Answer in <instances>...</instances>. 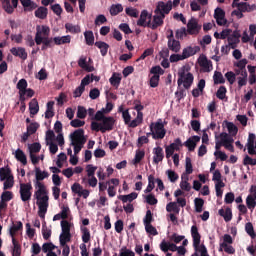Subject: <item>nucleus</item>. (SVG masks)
Listing matches in <instances>:
<instances>
[{"label": "nucleus", "instance_id": "1", "mask_svg": "<svg viewBox=\"0 0 256 256\" xmlns=\"http://www.w3.org/2000/svg\"><path fill=\"white\" fill-rule=\"evenodd\" d=\"M191 236L193 240V247L195 251H199L201 256H209L207 252V247L204 244H201V234L199 233V228L197 225L191 227Z\"/></svg>", "mask_w": 256, "mask_h": 256}, {"label": "nucleus", "instance_id": "2", "mask_svg": "<svg viewBox=\"0 0 256 256\" xmlns=\"http://www.w3.org/2000/svg\"><path fill=\"white\" fill-rule=\"evenodd\" d=\"M195 77L192 73L185 71V66L178 72V87L183 85L184 89H191V85H193Z\"/></svg>", "mask_w": 256, "mask_h": 256}, {"label": "nucleus", "instance_id": "3", "mask_svg": "<svg viewBox=\"0 0 256 256\" xmlns=\"http://www.w3.org/2000/svg\"><path fill=\"white\" fill-rule=\"evenodd\" d=\"M150 131H152V139L155 140L165 139V135H167V130H165V125L162 122H152Z\"/></svg>", "mask_w": 256, "mask_h": 256}, {"label": "nucleus", "instance_id": "4", "mask_svg": "<svg viewBox=\"0 0 256 256\" xmlns=\"http://www.w3.org/2000/svg\"><path fill=\"white\" fill-rule=\"evenodd\" d=\"M33 185L31 182L28 183H20V199L23 203H27L31 201V197L33 196Z\"/></svg>", "mask_w": 256, "mask_h": 256}, {"label": "nucleus", "instance_id": "5", "mask_svg": "<svg viewBox=\"0 0 256 256\" xmlns=\"http://www.w3.org/2000/svg\"><path fill=\"white\" fill-rule=\"evenodd\" d=\"M171 9H173V2L171 0H169L167 3L160 1L156 6L155 13L156 15L165 17V15H169V13H171Z\"/></svg>", "mask_w": 256, "mask_h": 256}, {"label": "nucleus", "instance_id": "6", "mask_svg": "<svg viewBox=\"0 0 256 256\" xmlns=\"http://www.w3.org/2000/svg\"><path fill=\"white\" fill-rule=\"evenodd\" d=\"M51 33V29L48 26H37L36 27V35H35V43L36 45H41L43 43L44 37H49Z\"/></svg>", "mask_w": 256, "mask_h": 256}, {"label": "nucleus", "instance_id": "7", "mask_svg": "<svg viewBox=\"0 0 256 256\" xmlns=\"http://www.w3.org/2000/svg\"><path fill=\"white\" fill-rule=\"evenodd\" d=\"M72 143H79L80 145H85L87 143V139L85 138V130L77 129L71 135Z\"/></svg>", "mask_w": 256, "mask_h": 256}, {"label": "nucleus", "instance_id": "8", "mask_svg": "<svg viewBox=\"0 0 256 256\" xmlns=\"http://www.w3.org/2000/svg\"><path fill=\"white\" fill-rule=\"evenodd\" d=\"M201 24L197 21V19H190L187 23V33L188 35H197L198 33H201Z\"/></svg>", "mask_w": 256, "mask_h": 256}, {"label": "nucleus", "instance_id": "9", "mask_svg": "<svg viewBox=\"0 0 256 256\" xmlns=\"http://www.w3.org/2000/svg\"><path fill=\"white\" fill-rule=\"evenodd\" d=\"M0 1L2 3V9H4V11L8 13V15H13V13L15 12V9H17V6L19 5V0H0Z\"/></svg>", "mask_w": 256, "mask_h": 256}, {"label": "nucleus", "instance_id": "10", "mask_svg": "<svg viewBox=\"0 0 256 256\" xmlns=\"http://www.w3.org/2000/svg\"><path fill=\"white\" fill-rule=\"evenodd\" d=\"M214 19H216V23L220 27L227 25V19H225V10L224 9L216 8L214 11Z\"/></svg>", "mask_w": 256, "mask_h": 256}, {"label": "nucleus", "instance_id": "11", "mask_svg": "<svg viewBox=\"0 0 256 256\" xmlns=\"http://www.w3.org/2000/svg\"><path fill=\"white\" fill-rule=\"evenodd\" d=\"M153 163L154 165H159L163 159H165V153L163 152V148L160 146L156 147L153 149Z\"/></svg>", "mask_w": 256, "mask_h": 256}, {"label": "nucleus", "instance_id": "12", "mask_svg": "<svg viewBox=\"0 0 256 256\" xmlns=\"http://www.w3.org/2000/svg\"><path fill=\"white\" fill-rule=\"evenodd\" d=\"M10 53H12L14 57H19L22 61H26L28 57L27 50L23 47H13L10 49Z\"/></svg>", "mask_w": 256, "mask_h": 256}, {"label": "nucleus", "instance_id": "13", "mask_svg": "<svg viewBox=\"0 0 256 256\" xmlns=\"http://www.w3.org/2000/svg\"><path fill=\"white\" fill-rule=\"evenodd\" d=\"M199 65L204 73H211L213 69V62L207 59L206 56L202 57L199 61Z\"/></svg>", "mask_w": 256, "mask_h": 256}, {"label": "nucleus", "instance_id": "14", "mask_svg": "<svg viewBox=\"0 0 256 256\" xmlns=\"http://www.w3.org/2000/svg\"><path fill=\"white\" fill-rule=\"evenodd\" d=\"M103 127H101V132L113 131V125H115V119L113 117H106L102 120Z\"/></svg>", "mask_w": 256, "mask_h": 256}, {"label": "nucleus", "instance_id": "15", "mask_svg": "<svg viewBox=\"0 0 256 256\" xmlns=\"http://www.w3.org/2000/svg\"><path fill=\"white\" fill-rule=\"evenodd\" d=\"M201 141V137L199 136H192L187 139V141L184 143L185 147L188 148L189 151H195V148L197 147V144Z\"/></svg>", "mask_w": 256, "mask_h": 256}, {"label": "nucleus", "instance_id": "16", "mask_svg": "<svg viewBox=\"0 0 256 256\" xmlns=\"http://www.w3.org/2000/svg\"><path fill=\"white\" fill-rule=\"evenodd\" d=\"M249 155H256L255 151V134L250 133L246 144Z\"/></svg>", "mask_w": 256, "mask_h": 256}, {"label": "nucleus", "instance_id": "17", "mask_svg": "<svg viewBox=\"0 0 256 256\" xmlns=\"http://www.w3.org/2000/svg\"><path fill=\"white\" fill-rule=\"evenodd\" d=\"M20 3L22 7H24V11L26 13L34 11V9H37V3H35L32 0H20Z\"/></svg>", "mask_w": 256, "mask_h": 256}, {"label": "nucleus", "instance_id": "18", "mask_svg": "<svg viewBox=\"0 0 256 256\" xmlns=\"http://www.w3.org/2000/svg\"><path fill=\"white\" fill-rule=\"evenodd\" d=\"M197 51H199V47L193 48L191 46H188L183 49L182 51V59H189V57H193V55L197 54Z\"/></svg>", "mask_w": 256, "mask_h": 256}, {"label": "nucleus", "instance_id": "19", "mask_svg": "<svg viewBox=\"0 0 256 256\" xmlns=\"http://www.w3.org/2000/svg\"><path fill=\"white\" fill-rule=\"evenodd\" d=\"M218 214L220 215V217H223L226 223H229V221L233 219V212L231 211V208H226V209L221 208L218 211Z\"/></svg>", "mask_w": 256, "mask_h": 256}, {"label": "nucleus", "instance_id": "20", "mask_svg": "<svg viewBox=\"0 0 256 256\" xmlns=\"http://www.w3.org/2000/svg\"><path fill=\"white\" fill-rule=\"evenodd\" d=\"M54 45H67L71 43V35L57 36L53 38Z\"/></svg>", "mask_w": 256, "mask_h": 256}, {"label": "nucleus", "instance_id": "21", "mask_svg": "<svg viewBox=\"0 0 256 256\" xmlns=\"http://www.w3.org/2000/svg\"><path fill=\"white\" fill-rule=\"evenodd\" d=\"M137 197H139V194H137L136 192H132L128 195H119L118 199L123 203H132V201H135Z\"/></svg>", "mask_w": 256, "mask_h": 256}, {"label": "nucleus", "instance_id": "22", "mask_svg": "<svg viewBox=\"0 0 256 256\" xmlns=\"http://www.w3.org/2000/svg\"><path fill=\"white\" fill-rule=\"evenodd\" d=\"M247 69H248V73H249V76H248L249 85H255V83H256V67L252 66V65H248Z\"/></svg>", "mask_w": 256, "mask_h": 256}, {"label": "nucleus", "instance_id": "23", "mask_svg": "<svg viewBox=\"0 0 256 256\" xmlns=\"http://www.w3.org/2000/svg\"><path fill=\"white\" fill-rule=\"evenodd\" d=\"M167 45L168 49H170V51H173V53H179V51H181V42L176 39L168 40Z\"/></svg>", "mask_w": 256, "mask_h": 256}, {"label": "nucleus", "instance_id": "24", "mask_svg": "<svg viewBox=\"0 0 256 256\" xmlns=\"http://www.w3.org/2000/svg\"><path fill=\"white\" fill-rule=\"evenodd\" d=\"M94 45H95V47L100 49V53H101L102 57H106V55L109 51V44H107L106 42H103V41H97L94 43Z\"/></svg>", "mask_w": 256, "mask_h": 256}, {"label": "nucleus", "instance_id": "25", "mask_svg": "<svg viewBox=\"0 0 256 256\" xmlns=\"http://www.w3.org/2000/svg\"><path fill=\"white\" fill-rule=\"evenodd\" d=\"M35 189H37V191H35L34 195H37L39 197V195H47V187H45V184H43L41 181H36L35 182Z\"/></svg>", "mask_w": 256, "mask_h": 256}, {"label": "nucleus", "instance_id": "26", "mask_svg": "<svg viewBox=\"0 0 256 256\" xmlns=\"http://www.w3.org/2000/svg\"><path fill=\"white\" fill-rule=\"evenodd\" d=\"M224 123H226V128L231 137H235L239 133V128L233 122L224 121Z\"/></svg>", "mask_w": 256, "mask_h": 256}, {"label": "nucleus", "instance_id": "27", "mask_svg": "<svg viewBox=\"0 0 256 256\" xmlns=\"http://www.w3.org/2000/svg\"><path fill=\"white\" fill-rule=\"evenodd\" d=\"M180 188L182 191H191V184L189 183V176L183 174L181 176Z\"/></svg>", "mask_w": 256, "mask_h": 256}, {"label": "nucleus", "instance_id": "28", "mask_svg": "<svg viewBox=\"0 0 256 256\" xmlns=\"http://www.w3.org/2000/svg\"><path fill=\"white\" fill-rule=\"evenodd\" d=\"M49 13V10L47 7L40 6L34 13L35 17L37 19H47V15Z\"/></svg>", "mask_w": 256, "mask_h": 256}, {"label": "nucleus", "instance_id": "29", "mask_svg": "<svg viewBox=\"0 0 256 256\" xmlns=\"http://www.w3.org/2000/svg\"><path fill=\"white\" fill-rule=\"evenodd\" d=\"M149 17V12L147 10H143L140 14V18L137 21L138 27H147V18Z\"/></svg>", "mask_w": 256, "mask_h": 256}, {"label": "nucleus", "instance_id": "30", "mask_svg": "<svg viewBox=\"0 0 256 256\" xmlns=\"http://www.w3.org/2000/svg\"><path fill=\"white\" fill-rule=\"evenodd\" d=\"M15 159L22 163V165H27V155L19 148L15 151Z\"/></svg>", "mask_w": 256, "mask_h": 256}, {"label": "nucleus", "instance_id": "31", "mask_svg": "<svg viewBox=\"0 0 256 256\" xmlns=\"http://www.w3.org/2000/svg\"><path fill=\"white\" fill-rule=\"evenodd\" d=\"M141 123H143V113L137 114L134 120H130V123H128V127H130L131 129H135V127H139Z\"/></svg>", "mask_w": 256, "mask_h": 256}, {"label": "nucleus", "instance_id": "32", "mask_svg": "<svg viewBox=\"0 0 256 256\" xmlns=\"http://www.w3.org/2000/svg\"><path fill=\"white\" fill-rule=\"evenodd\" d=\"M18 231H23V222L21 221L16 222V224H13L10 228V236L12 237V240L15 239V235Z\"/></svg>", "mask_w": 256, "mask_h": 256}, {"label": "nucleus", "instance_id": "33", "mask_svg": "<svg viewBox=\"0 0 256 256\" xmlns=\"http://www.w3.org/2000/svg\"><path fill=\"white\" fill-rule=\"evenodd\" d=\"M109 81H110V85H112V87L119 89V85H121V74L114 73L110 77Z\"/></svg>", "mask_w": 256, "mask_h": 256}, {"label": "nucleus", "instance_id": "34", "mask_svg": "<svg viewBox=\"0 0 256 256\" xmlns=\"http://www.w3.org/2000/svg\"><path fill=\"white\" fill-rule=\"evenodd\" d=\"M35 177H36V181H43L44 179H47V177H49V172L41 171V168L36 167Z\"/></svg>", "mask_w": 256, "mask_h": 256}, {"label": "nucleus", "instance_id": "35", "mask_svg": "<svg viewBox=\"0 0 256 256\" xmlns=\"http://www.w3.org/2000/svg\"><path fill=\"white\" fill-rule=\"evenodd\" d=\"M29 111L30 115H37L39 113V102H37V99H32L29 103Z\"/></svg>", "mask_w": 256, "mask_h": 256}, {"label": "nucleus", "instance_id": "36", "mask_svg": "<svg viewBox=\"0 0 256 256\" xmlns=\"http://www.w3.org/2000/svg\"><path fill=\"white\" fill-rule=\"evenodd\" d=\"M65 29H66V33H72V34L81 33V26H79V25H73L71 23H66Z\"/></svg>", "mask_w": 256, "mask_h": 256}, {"label": "nucleus", "instance_id": "37", "mask_svg": "<svg viewBox=\"0 0 256 256\" xmlns=\"http://www.w3.org/2000/svg\"><path fill=\"white\" fill-rule=\"evenodd\" d=\"M84 38L86 41V45H95V35L93 34V31L88 30L84 32Z\"/></svg>", "mask_w": 256, "mask_h": 256}, {"label": "nucleus", "instance_id": "38", "mask_svg": "<svg viewBox=\"0 0 256 256\" xmlns=\"http://www.w3.org/2000/svg\"><path fill=\"white\" fill-rule=\"evenodd\" d=\"M36 199V205H49V196L47 194L36 195L34 194Z\"/></svg>", "mask_w": 256, "mask_h": 256}, {"label": "nucleus", "instance_id": "39", "mask_svg": "<svg viewBox=\"0 0 256 256\" xmlns=\"http://www.w3.org/2000/svg\"><path fill=\"white\" fill-rule=\"evenodd\" d=\"M214 85H223L225 83V78L223 77V73L219 71H215L213 75Z\"/></svg>", "mask_w": 256, "mask_h": 256}, {"label": "nucleus", "instance_id": "40", "mask_svg": "<svg viewBox=\"0 0 256 256\" xmlns=\"http://www.w3.org/2000/svg\"><path fill=\"white\" fill-rule=\"evenodd\" d=\"M145 158V150H137L134 160H133V165H139L141 161Z\"/></svg>", "mask_w": 256, "mask_h": 256}, {"label": "nucleus", "instance_id": "41", "mask_svg": "<svg viewBox=\"0 0 256 256\" xmlns=\"http://www.w3.org/2000/svg\"><path fill=\"white\" fill-rule=\"evenodd\" d=\"M163 19H165V17L163 16H159V15H155L153 18V23L151 26V29L155 30L157 29V27H161V25H163Z\"/></svg>", "mask_w": 256, "mask_h": 256}, {"label": "nucleus", "instance_id": "42", "mask_svg": "<svg viewBox=\"0 0 256 256\" xmlns=\"http://www.w3.org/2000/svg\"><path fill=\"white\" fill-rule=\"evenodd\" d=\"M194 205L196 213H202L203 205H205V200H203L202 198H195Z\"/></svg>", "mask_w": 256, "mask_h": 256}, {"label": "nucleus", "instance_id": "43", "mask_svg": "<svg viewBox=\"0 0 256 256\" xmlns=\"http://www.w3.org/2000/svg\"><path fill=\"white\" fill-rule=\"evenodd\" d=\"M27 87L28 83L25 78L20 79L16 85V89H18L19 93H25Z\"/></svg>", "mask_w": 256, "mask_h": 256}, {"label": "nucleus", "instance_id": "44", "mask_svg": "<svg viewBox=\"0 0 256 256\" xmlns=\"http://www.w3.org/2000/svg\"><path fill=\"white\" fill-rule=\"evenodd\" d=\"M12 244H13L12 256H21V245H19V242H17V240L13 238Z\"/></svg>", "mask_w": 256, "mask_h": 256}, {"label": "nucleus", "instance_id": "45", "mask_svg": "<svg viewBox=\"0 0 256 256\" xmlns=\"http://www.w3.org/2000/svg\"><path fill=\"white\" fill-rule=\"evenodd\" d=\"M9 177H13V175H11V169L0 168V181H5L6 179H9Z\"/></svg>", "mask_w": 256, "mask_h": 256}, {"label": "nucleus", "instance_id": "46", "mask_svg": "<svg viewBox=\"0 0 256 256\" xmlns=\"http://www.w3.org/2000/svg\"><path fill=\"white\" fill-rule=\"evenodd\" d=\"M248 77L249 74H242V76L237 77V81H238V89H243V87H245V85H247V81H248Z\"/></svg>", "mask_w": 256, "mask_h": 256}, {"label": "nucleus", "instance_id": "47", "mask_svg": "<svg viewBox=\"0 0 256 256\" xmlns=\"http://www.w3.org/2000/svg\"><path fill=\"white\" fill-rule=\"evenodd\" d=\"M82 241L83 243H89L91 241V232L89 231V228L87 227H82Z\"/></svg>", "mask_w": 256, "mask_h": 256}, {"label": "nucleus", "instance_id": "48", "mask_svg": "<svg viewBox=\"0 0 256 256\" xmlns=\"http://www.w3.org/2000/svg\"><path fill=\"white\" fill-rule=\"evenodd\" d=\"M153 189H155V176L149 175L148 176V186L144 190V193H151V191H153Z\"/></svg>", "mask_w": 256, "mask_h": 256}, {"label": "nucleus", "instance_id": "49", "mask_svg": "<svg viewBox=\"0 0 256 256\" xmlns=\"http://www.w3.org/2000/svg\"><path fill=\"white\" fill-rule=\"evenodd\" d=\"M166 175L171 183H177L179 181V174L173 170H167Z\"/></svg>", "mask_w": 256, "mask_h": 256}, {"label": "nucleus", "instance_id": "50", "mask_svg": "<svg viewBox=\"0 0 256 256\" xmlns=\"http://www.w3.org/2000/svg\"><path fill=\"white\" fill-rule=\"evenodd\" d=\"M225 251V253H228V255H233L235 253V248L233 246L227 244V243H221L219 251Z\"/></svg>", "mask_w": 256, "mask_h": 256}, {"label": "nucleus", "instance_id": "51", "mask_svg": "<svg viewBox=\"0 0 256 256\" xmlns=\"http://www.w3.org/2000/svg\"><path fill=\"white\" fill-rule=\"evenodd\" d=\"M122 11H123V5L113 4L110 8V15L112 16L119 15V13H122Z\"/></svg>", "mask_w": 256, "mask_h": 256}, {"label": "nucleus", "instance_id": "52", "mask_svg": "<svg viewBox=\"0 0 256 256\" xmlns=\"http://www.w3.org/2000/svg\"><path fill=\"white\" fill-rule=\"evenodd\" d=\"M216 97L223 101L227 97V88L225 86H220L216 92Z\"/></svg>", "mask_w": 256, "mask_h": 256}, {"label": "nucleus", "instance_id": "53", "mask_svg": "<svg viewBox=\"0 0 256 256\" xmlns=\"http://www.w3.org/2000/svg\"><path fill=\"white\" fill-rule=\"evenodd\" d=\"M48 207L49 204H38V215L40 219H45Z\"/></svg>", "mask_w": 256, "mask_h": 256}, {"label": "nucleus", "instance_id": "54", "mask_svg": "<svg viewBox=\"0 0 256 256\" xmlns=\"http://www.w3.org/2000/svg\"><path fill=\"white\" fill-rule=\"evenodd\" d=\"M224 77L227 79V81H228V83H230V85H234L235 81H237V76H236L235 72H233V71L226 72Z\"/></svg>", "mask_w": 256, "mask_h": 256}, {"label": "nucleus", "instance_id": "55", "mask_svg": "<svg viewBox=\"0 0 256 256\" xmlns=\"http://www.w3.org/2000/svg\"><path fill=\"white\" fill-rule=\"evenodd\" d=\"M60 245H67L71 241V233H61L59 237Z\"/></svg>", "mask_w": 256, "mask_h": 256}, {"label": "nucleus", "instance_id": "56", "mask_svg": "<svg viewBox=\"0 0 256 256\" xmlns=\"http://www.w3.org/2000/svg\"><path fill=\"white\" fill-rule=\"evenodd\" d=\"M14 185H15V180H14L13 176H9V178H7L4 181L3 189H4V191H7V189H13Z\"/></svg>", "mask_w": 256, "mask_h": 256}, {"label": "nucleus", "instance_id": "57", "mask_svg": "<svg viewBox=\"0 0 256 256\" xmlns=\"http://www.w3.org/2000/svg\"><path fill=\"white\" fill-rule=\"evenodd\" d=\"M57 246H55L51 242H46L42 245V251L43 253H51L54 249H56Z\"/></svg>", "mask_w": 256, "mask_h": 256}, {"label": "nucleus", "instance_id": "58", "mask_svg": "<svg viewBox=\"0 0 256 256\" xmlns=\"http://www.w3.org/2000/svg\"><path fill=\"white\" fill-rule=\"evenodd\" d=\"M246 205L248 207V209H255L256 207V198L254 196H250L248 195L246 198Z\"/></svg>", "mask_w": 256, "mask_h": 256}, {"label": "nucleus", "instance_id": "59", "mask_svg": "<svg viewBox=\"0 0 256 256\" xmlns=\"http://www.w3.org/2000/svg\"><path fill=\"white\" fill-rule=\"evenodd\" d=\"M166 211L168 213H171L172 211L174 213H179V206H177V202H170L166 205Z\"/></svg>", "mask_w": 256, "mask_h": 256}, {"label": "nucleus", "instance_id": "60", "mask_svg": "<svg viewBox=\"0 0 256 256\" xmlns=\"http://www.w3.org/2000/svg\"><path fill=\"white\" fill-rule=\"evenodd\" d=\"M245 231L248 233L252 239H255V229L253 228V224L251 222L246 223L245 225Z\"/></svg>", "mask_w": 256, "mask_h": 256}, {"label": "nucleus", "instance_id": "61", "mask_svg": "<svg viewBox=\"0 0 256 256\" xmlns=\"http://www.w3.org/2000/svg\"><path fill=\"white\" fill-rule=\"evenodd\" d=\"M1 201L9 203L11 199H13V192L11 191H4L0 196Z\"/></svg>", "mask_w": 256, "mask_h": 256}, {"label": "nucleus", "instance_id": "62", "mask_svg": "<svg viewBox=\"0 0 256 256\" xmlns=\"http://www.w3.org/2000/svg\"><path fill=\"white\" fill-rule=\"evenodd\" d=\"M41 151V144L39 142H35L29 146V154L39 153Z\"/></svg>", "mask_w": 256, "mask_h": 256}, {"label": "nucleus", "instance_id": "63", "mask_svg": "<svg viewBox=\"0 0 256 256\" xmlns=\"http://www.w3.org/2000/svg\"><path fill=\"white\" fill-rule=\"evenodd\" d=\"M76 117L78 119H85L87 117V109L83 106H78Z\"/></svg>", "mask_w": 256, "mask_h": 256}, {"label": "nucleus", "instance_id": "64", "mask_svg": "<svg viewBox=\"0 0 256 256\" xmlns=\"http://www.w3.org/2000/svg\"><path fill=\"white\" fill-rule=\"evenodd\" d=\"M187 34H189L187 32V28L182 27V28L176 30V39H183V37H187Z\"/></svg>", "mask_w": 256, "mask_h": 256}]
</instances>
